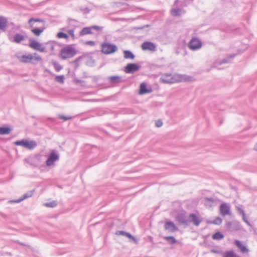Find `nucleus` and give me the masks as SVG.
<instances>
[{
  "label": "nucleus",
  "instance_id": "12",
  "mask_svg": "<svg viewBox=\"0 0 257 257\" xmlns=\"http://www.w3.org/2000/svg\"><path fill=\"white\" fill-rule=\"evenodd\" d=\"M59 159V155L57 154L55 151H53L50 154L48 158L46 161V165L50 166L53 164L54 162Z\"/></svg>",
  "mask_w": 257,
  "mask_h": 257
},
{
  "label": "nucleus",
  "instance_id": "15",
  "mask_svg": "<svg viewBox=\"0 0 257 257\" xmlns=\"http://www.w3.org/2000/svg\"><path fill=\"white\" fill-rule=\"evenodd\" d=\"M234 244L242 253H247L249 251L247 247L242 244L239 240H235L234 241Z\"/></svg>",
  "mask_w": 257,
  "mask_h": 257
},
{
  "label": "nucleus",
  "instance_id": "32",
  "mask_svg": "<svg viewBox=\"0 0 257 257\" xmlns=\"http://www.w3.org/2000/svg\"><path fill=\"white\" fill-rule=\"evenodd\" d=\"M181 10L180 9H174L171 10V15L176 17L180 15Z\"/></svg>",
  "mask_w": 257,
  "mask_h": 257
},
{
  "label": "nucleus",
  "instance_id": "5",
  "mask_svg": "<svg viewBox=\"0 0 257 257\" xmlns=\"http://www.w3.org/2000/svg\"><path fill=\"white\" fill-rule=\"evenodd\" d=\"M202 44L201 42L197 38H193L189 42L188 48L192 50L195 51L199 49Z\"/></svg>",
  "mask_w": 257,
  "mask_h": 257
},
{
  "label": "nucleus",
  "instance_id": "21",
  "mask_svg": "<svg viewBox=\"0 0 257 257\" xmlns=\"http://www.w3.org/2000/svg\"><path fill=\"white\" fill-rule=\"evenodd\" d=\"M152 91V89H147L146 84L145 83H142L140 85V92L139 93L140 94H144L146 93H148L151 92Z\"/></svg>",
  "mask_w": 257,
  "mask_h": 257
},
{
  "label": "nucleus",
  "instance_id": "1",
  "mask_svg": "<svg viewBox=\"0 0 257 257\" xmlns=\"http://www.w3.org/2000/svg\"><path fill=\"white\" fill-rule=\"evenodd\" d=\"M160 80L164 83L171 84L180 82H191L195 79L193 77L185 74H174L172 75L165 74L160 78Z\"/></svg>",
  "mask_w": 257,
  "mask_h": 257
},
{
  "label": "nucleus",
  "instance_id": "34",
  "mask_svg": "<svg viewBox=\"0 0 257 257\" xmlns=\"http://www.w3.org/2000/svg\"><path fill=\"white\" fill-rule=\"evenodd\" d=\"M57 205V202L56 201H53L50 202H47L44 204V205L47 207H56Z\"/></svg>",
  "mask_w": 257,
  "mask_h": 257
},
{
  "label": "nucleus",
  "instance_id": "3",
  "mask_svg": "<svg viewBox=\"0 0 257 257\" xmlns=\"http://www.w3.org/2000/svg\"><path fill=\"white\" fill-rule=\"evenodd\" d=\"M76 54L75 48L71 46H67L61 49V56L63 59L72 58Z\"/></svg>",
  "mask_w": 257,
  "mask_h": 257
},
{
  "label": "nucleus",
  "instance_id": "37",
  "mask_svg": "<svg viewBox=\"0 0 257 257\" xmlns=\"http://www.w3.org/2000/svg\"><path fill=\"white\" fill-rule=\"evenodd\" d=\"M125 236L127 237L128 238L132 239L135 242L137 243V242H138L137 239L134 236H133L132 234H131L130 233L126 232L125 233Z\"/></svg>",
  "mask_w": 257,
  "mask_h": 257
},
{
  "label": "nucleus",
  "instance_id": "6",
  "mask_svg": "<svg viewBox=\"0 0 257 257\" xmlns=\"http://www.w3.org/2000/svg\"><path fill=\"white\" fill-rule=\"evenodd\" d=\"M29 46L37 51H38L40 52H46V48L44 47H42V44L34 40H30V42L29 43Z\"/></svg>",
  "mask_w": 257,
  "mask_h": 257
},
{
  "label": "nucleus",
  "instance_id": "39",
  "mask_svg": "<svg viewBox=\"0 0 257 257\" xmlns=\"http://www.w3.org/2000/svg\"><path fill=\"white\" fill-rule=\"evenodd\" d=\"M222 222V219L219 217H217L213 221V223L215 224H220Z\"/></svg>",
  "mask_w": 257,
  "mask_h": 257
},
{
  "label": "nucleus",
  "instance_id": "43",
  "mask_svg": "<svg viewBox=\"0 0 257 257\" xmlns=\"http://www.w3.org/2000/svg\"><path fill=\"white\" fill-rule=\"evenodd\" d=\"M74 81L76 83L80 84L82 86L84 85L85 84L84 81L78 79H75Z\"/></svg>",
  "mask_w": 257,
  "mask_h": 257
},
{
  "label": "nucleus",
  "instance_id": "11",
  "mask_svg": "<svg viewBox=\"0 0 257 257\" xmlns=\"http://www.w3.org/2000/svg\"><path fill=\"white\" fill-rule=\"evenodd\" d=\"M142 49L143 50H150L152 52L156 51V45L151 42L146 41L144 42L141 46Z\"/></svg>",
  "mask_w": 257,
  "mask_h": 257
},
{
  "label": "nucleus",
  "instance_id": "48",
  "mask_svg": "<svg viewBox=\"0 0 257 257\" xmlns=\"http://www.w3.org/2000/svg\"><path fill=\"white\" fill-rule=\"evenodd\" d=\"M149 26L148 25H145L143 27H136V28H135L134 29H136V30H142V29H144L146 27H148Z\"/></svg>",
  "mask_w": 257,
  "mask_h": 257
},
{
  "label": "nucleus",
  "instance_id": "40",
  "mask_svg": "<svg viewBox=\"0 0 257 257\" xmlns=\"http://www.w3.org/2000/svg\"><path fill=\"white\" fill-rule=\"evenodd\" d=\"M91 30H95L96 31H101L103 29V27H100L98 26H96V25H94V26H91Z\"/></svg>",
  "mask_w": 257,
  "mask_h": 257
},
{
  "label": "nucleus",
  "instance_id": "57",
  "mask_svg": "<svg viewBox=\"0 0 257 257\" xmlns=\"http://www.w3.org/2000/svg\"><path fill=\"white\" fill-rule=\"evenodd\" d=\"M62 30L64 31L65 29L64 28H62Z\"/></svg>",
  "mask_w": 257,
  "mask_h": 257
},
{
  "label": "nucleus",
  "instance_id": "49",
  "mask_svg": "<svg viewBox=\"0 0 257 257\" xmlns=\"http://www.w3.org/2000/svg\"><path fill=\"white\" fill-rule=\"evenodd\" d=\"M86 44L89 45H91V46H93V45H94L95 43H94V41H87L86 42Z\"/></svg>",
  "mask_w": 257,
  "mask_h": 257
},
{
  "label": "nucleus",
  "instance_id": "45",
  "mask_svg": "<svg viewBox=\"0 0 257 257\" xmlns=\"http://www.w3.org/2000/svg\"><path fill=\"white\" fill-rule=\"evenodd\" d=\"M155 124L157 127H161L163 125L162 121L160 119L157 120L156 121Z\"/></svg>",
  "mask_w": 257,
  "mask_h": 257
},
{
  "label": "nucleus",
  "instance_id": "28",
  "mask_svg": "<svg viewBox=\"0 0 257 257\" xmlns=\"http://www.w3.org/2000/svg\"><path fill=\"white\" fill-rule=\"evenodd\" d=\"M223 234L220 232H216L215 233L213 234L212 236V239L215 240H220L223 238Z\"/></svg>",
  "mask_w": 257,
  "mask_h": 257
},
{
  "label": "nucleus",
  "instance_id": "50",
  "mask_svg": "<svg viewBox=\"0 0 257 257\" xmlns=\"http://www.w3.org/2000/svg\"><path fill=\"white\" fill-rule=\"evenodd\" d=\"M228 61V60L227 59H224L220 63V64L227 63Z\"/></svg>",
  "mask_w": 257,
  "mask_h": 257
},
{
  "label": "nucleus",
  "instance_id": "44",
  "mask_svg": "<svg viewBox=\"0 0 257 257\" xmlns=\"http://www.w3.org/2000/svg\"><path fill=\"white\" fill-rule=\"evenodd\" d=\"M59 117L64 121L70 119L72 118V116H65L64 115H59Z\"/></svg>",
  "mask_w": 257,
  "mask_h": 257
},
{
  "label": "nucleus",
  "instance_id": "58",
  "mask_svg": "<svg viewBox=\"0 0 257 257\" xmlns=\"http://www.w3.org/2000/svg\"><path fill=\"white\" fill-rule=\"evenodd\" d=\"M8 255H11V254L10 253Z\"/></svg>",
  "mask_w": 257,
  "mask_h": 257
},
{
  "label": "nucleus",
  "instance_id": "26",
  "mask_svg": "<svg viewBox=\"0 0 257 257\" xmlns=\"http://www.w3.org/2000/svg\"><path fill=\"white\" fill-rule=\"evenodd\" d=\"M124 58L125 59H134L135 58L134 54L129 50H124L123 51Z\"/></svg>",
  "mask_w": 257,
  "mask_h": 257
},
{
  "label": "nucleus",
  "instance_id": "36",
  "mask_svg": "<svg viewBox=\"0 0 257 257\" xmlns=\"http://www.w3.org/2000/svg\"><path fill=\"white\" fill-rule=\"evenodd\" d=\"M46 45L49 47L51 51H53L55 50L56 43L54 42H49L46 43Z\"/></svg>",
  "mask_w": 257,
  "mask_h": 257
},
{
  "label": "nucleus",
  "instance_id": "7",
  "mask_svg": "<svg viewBox=\"0 0 257 257\" xmlns=\"http://www.w3.org/2000/svg\"><path fill=\"white\" fill-rule=\"evenodd\" d=\"M176 220L180 224L188 226L189 221L187 219L185 213H178L175 217Z\"/></svg>",
  "mask_w": 257,
  "mask_h": 257
},
{
  "label": "nucleus",
  "instance_id": "33",
  "mask_svg": "<svg viewBox=\"0 0 257 257\" xmlns=\"http://www.w3.org/2000/svg\"><path fill=\"white\" fill-rule=\"evenodd\" d=\"M52 64L56 71L59 72L62 69V67L57 62L54 61Z\"/></svg>",
  "mask_w": 257,
  "mask_h": 257
},
{
  "label": "nucleus",
  "instance_id": "10",
  "mask_svg": "<svg viewBox=\"0 0 257 257\" xmlns=\"http://www.w3.org/2000/svg\"><path fill=\"white\" fill-rule=\"evenodd\" d=\"M220 212L221 215L224 216L226 215H231L230 207L229 205L223 203L220 204L219 207Z\"/></svg>",
  "mask_w": 257,
  "mask_h": 257
},
{
  "label": "nucleus",
  "instance_id": "9",
  "mask_svg": "<svg viewBox=\"0 0 257 257\" xmlns=\"http://www.w3.org/2000/svg\"><path fill=\"white\" fill-rule=\"evenodd\" d=\"M226 226L230 231H236L241 229L240 223L237 221L227 222Z\"/></svg>",
  "mask_w": 257,
  "mask_h": 257
},
{
  "label": "nucleus",
  "instance_id": "25",
  "mask_svg": "<svg viewBox=\"0 0 257 257\" xmlns=\"http://www.w3.org/2000/svg\"><path fill=\"white\" fill-rule=\"evenodd\" d=\"M34 191V190H32V191H30L29 192H27L26 193L24 194L23 195L22 198L19 199L15 201V202L19 203V202H20L21 201H23V200H24L25 199H27L28 198H29V197H31L33 195V194Z\"/></svg>",
  "mask_w": 257,
  "mask_h": 257
},
{
  "label": "nucleus",
  "instance_id": "8",
  "mask_svg": "<svg viewBox=\"0 0 257 257\" xmlns=\"http://www.w3.org/2000/svg\"><path fill=\"white\" fill-rule=\"evenodd\" d=\"M141 66L136 63H129L124 68V72L126 73H134L138 71Z\"/></svg>",
  "mask_w": 257,
  "mask_h": 257
},
{
  "label": "nucleus",
  "instance_id": "14",
  "mask_svg": "<svg viewBox=\"0 0 257 257\" xmlns=\"http://www.w3.org/2000/svg\"><path fill=\"white\" fill-rule=\"evenodd\" d=\"M164 227L165 230H169L172 232L178 230V227L171 221H166L165 223Z\"/></svg>",
  "mask_w": 257,
  "mask_h": 257
},
{
  "label": "nucleus",
  "instance_id": "4",
  "mask_svg": "<svg viewBox=\"0 0 257 257\" xmlns=\"http://www.w3.org/2000/svg\"><path fill=\"white\" fill-rule=\"evenodd\" d=\"M117 49L116 46L114 44L105 43L101 45V52L105 54L113 53Z\"/></svg>",
  "mask_w": 257,
  "mask_h": 257
},
{
  "label": "nucleus",
  "instance_id": "22",
  "mask_svg": "<svg viewBox=\"0 0 257 257\" xmlns=\"http://www.w3.org/2000/svg\"><path fill=\"white\" fill-rule=\"evenodd\" d=\"M110 82L112 84H116L123 81L121 77L118 76H112L109 77Z\"/></svg>",
  "mask_w": 257,
  "mask_h": 257
},
{
  "label": "nucleus",
  "instance_id": "20",
  "mask_svg": "<svg viewBox=\"0 0 257 257\" xmlns=\"http://www.w3.org/2000/svg\"><path fill=\"white\" fill-rule=\"evenodd\" d=\"M37 146V143L34 141H28L25 140V148L29 150H32Z\"/></svg>",
  "mask_w": 257,
  "mask_h": 257
},
{
  "label": "nucleus",
  "instance_id": "31",
  "mask_svg": "<svg viewBox=\"0 0 257 257\" xmlns=\"http://www.w3.org/2000/svg\"><path fill=\"white\" fill-rule=\"evenodd\" d=\"M57 37L59 39H68L69 38L68 36L62 32L58 33L57 34Z\"/></svg>",
  "mask_w": 257,
  "mask_h": 257
},
{
  "label": "nucleus",
  "instance_id": "13",
  "mask_svg": "<svg viewBox=\"0 0 257 257\" xmlns=\"http://www.w3.org/2000/svg\"><path fill=\"white\" fill-rule=\"evenodd\" d=\"M190 222H192L194 225L198 226L201 222V219L194 213H191L189 215L188 219Z\"/></svg>",
  "mask_w": 257,
  "mask_h": 257
},
{
  "label": "nucleus",
  "instance_id": "38",
  "mask_svg": "<svg viewBox=\"0 0 257 257\" xmlns=\"http://www.w3.org/2000/svg\"><path fill=\"white\" fill-rule=\"evenodd\" d=\"M25 140H22L21 141H18L15 142V144L17 146H21L25 147Z\"/></svg>",
  "mask_w": 257,
  "mask_h": 257
},
{
  "label": "nucleus",
  "instance_id": "18",
  "mask_svg": "<svg viewBox=\"0 0 257 257\" xmlns=\"http://www.w3.org/2000/svg\"><path fill=\"white\" fill-rule=\"evenodd\" d=\"M7 26V19L5 17L0 16V30L3 32L6 31Z\"/></svg>",
  "mask_w": 257,
  "mask_h": 257
},
{
  "label": "nucleus",
  "instance_id": "56",
  "mask_svg": "<svg viewBox=\"0 0 257 257\" xmlns=\"http://www.w3.org/2000/svg\"><path fill=\"white\" fill-rule=\"evenodd\" d=\"M69 21H74V20L69 19Z\"/></svg>",
  "mask_w": 257,
  "mask_h": 257
},
{
  "label": "nucleus",
  "instance_id": "23",
  "mask_svg": "<svg viewBox=\"0 0 257 257\" xmlns=\"http://www.w3.org/2000/svg\"><path fill=\"white\" fill-rule=\"evenodd\" d=\"M45 27L42 26L39 28H34L31 30V32L36 36H39L45 30Z\"/></svg>",
  "mask_w": 257,
  "mask_h": 257
},
{
  "label": "nucleus",
  "instance_id": "16",
  "mask_svg": "<svg viewBox=\"0 0 257 257\" xmlns=\"http://www.w3.org/2000/svg\"><path fill=\"white\" fill-rule=\"evenodd\" d=\"M204 205L207 207H211L216 204L215 200L212 197H206L204 200Z\"/></svg>",
  "mask_w": 257,
  "mask_h": 257
},
{
  "label": "nucleus",
  "instance_id": "29",
  "mask_svg": "<svg viewBox=\"0 0 257 257\" xmlns=\"http://www.w3.org/2000/svg\"><path fill=\"white\" fill-rule=\"evenodd\" d=\"M164 239L171 244H173L177 242V240L173 236H165Z\"/></svg>",
  "mask_w": 257,
  "mask_h": 257
},
{
  "label": "nucleus",
  "instance_id": "24",
  "mask_svg": "<svg viewBox=\"0 0 257 257\" xmlns=\"http://www.w3.org/2000/svg\"><path fill=\"white\" fill-rule=\"evenodd\" d=\"M92 32L91 27H87L83 28L80 32V36H84L87 34H92Z\"/></svg>",
  "mask_w": 257,
  "mask_h": 257
},
{
  "label": "nucleus",
  "instance_id": "51",
  "mask_svg": "<svg viewBox=\"0 0 257 257\" xmlns=\"http://www.w3.org/2000/svg\"><path fill=\"white\" fill-rule=\"evenodd\" d=\"M80 59H81V57H79V58H77V59H76L74 61V63H78V62H79L80 61Z\"/></svg>",
  "mask_w": 257,
  "mask_h": 257
},
{
  "label": "nucleus",
  "instance_id": "47",
  "mask_svg": "<svg viewBox=\"0 0 257 257\" xmlns=\"http://www.w3.org/2000/svg\"><path fill=\"white\" fill-rule=\"evenodd\" d=\"M126 233V232H125L124 231H117L116 232L115 234L118 235H121L125 236Z\"/></svg>",
  "mask_w": 257,
  "mask_h": 257
},
{
  "label": "nucleus",
  "instance_id": "19",
  "mask_svg": "<svg viewBox=\"0 0 257 257\" xmlns=\"http://www.w3.org/2000/svg\"><path fill=\"white\" fill-rule=\"evenodd\" d=\"M35 22H39V23H42L43 24H45V20L39 19V18H30L28 21V24L30 27L33 28L34 26V23Z\"/></svg>",
  "mask_w": 257,
  "mask_h": 257
},
{
  "label": "nucleus",
  "instance_id": "30",
  "mask_svg": "<svg viewBox=\"0 0 257 257\" xmlns=\"http://www.w3.org/2000/svg\"><path fill=\"white\" fill-rule=\"evenodd\" d=\"M223 257H237L235 253L233 250H230L225 252Z\"/></svg>",
  "mask_w": 257,
  "mask_h": 257
},
{
  "label": "nucleus",
  "instance_id": "52",
  "mask_svg": "<svg viewBox=\"0 0 257 257\" xmlns=\"http://www.w3.org/2000/svg\"><path fill=\"white\" fill-rule=\"evenodd\" d=\"M17 242H18L19 244H20V245H23V246H27L25 243H23V242H21L18 241H17Z\"/></svg>",
  "mask_w": 257,
  "mask_h": 257
},
{
  "label": "nucleus",
  "instance_id": "2",
  "mask_svg": "<svg viewBox=\"0 0 257 257\" xmlns=\"http://www.w3.org/2000/svg\"><path fill=\"white\" fill-rule=\"evenodd\" d=\"M34 56H33L32 54H30L27 55H22L19 57V60L23 63L35 64L42 60L41 56H39L37 53H34Z\"/></svg>",
  "mask_w": 257,
  "mask_h": 257
},
{
  "label": "nucleus",
  "instance_id": "54",
  "mask_svg": "<svg viewBox=\"0 0 257 257\" xmlns=\"http://www.w3.org/2000/svg\"><path fill=\"white\" fill-rule=\"evenodd\" d=\"M211 251H212V252H215V253H218V252H219V251L215 250H211Z\"/></svg>",
  "mask_w": 257,
  "mask_h": 257
},
{
  "label": "nucleus",
  "instance_id": "53",
  "mask_svg": "<svg viewBox=\"0 0 257 257\" xmlns=\"http://www.w3.org/2000/svg\"><path fill=\"white\" fill-rule=\"evenodd\" d=\"M253 149L254 150L257 151V143L255 144Z\"/></svg>",
  "mask_w": 257,
  "mask_h": 257
},
{
  "label": "nucleus",
  "instance_id": "42",
  "mask_svg": "<svg viewBox=\"0 0 257 257\" xmlns=\"http://www.w3.org/2000/svg\"><path fill=\"white\" fill-rule=\"evenodd\" d=\"M241 207V205H240V206H236V209L239 213L242 215V216H244V214H245V213Z\"/></svg>",
  "mask_w": 257,
  "mask_h": 257
},
{
  "label": "nucleus",
  "instance_id": "55",
  "mask_svg": "<svg viewBox=\"0 0 257 257\" xmlns=\"http://www.w3.org/2000/svg\"><path fill=\"white\" fill-rule=\"evenodd\" d=\"M234 57V55H230V57L231 58H233Z\"/></svg>",
  "mask_w": 257,
  "mask_h": 257
},
{
  "label": "nucleus",
  "instance_id": "35",
  "mask_svg": "<svg viewBox=\"0 0 257 257\" xmlns=\"http://www.w3.org/2000/svg\"><path fill=\"white\" fill-rule=\"evenodd\" d=\"M65 77L63 75L56 76L55 77V81L61 84L64 83Z\"/></svg>",
  "mask_w": 257,
  "mask_h": 257
},
{
  "label": "nucleus",
  "instance_id": "41",
  "mask_svg": "<svg viewBox=\"0 0 257 257\" xmlns=\"http://www.w3.org/2000/svg\"><path fill=\"white\" fill-rule=\"evenodd\" d=\"M67 32L70 35L73 40H74L75 39L74 29L69 30Z\"/></svg>",
  "mask_w": 257,
  "mask_h": 257
},
{
  "label": "nucleus",
  "instance_id": "27",
  "mask_svg": "<svg viewBox=\"0 0 257 257\" xmlns=\"http://www.w3.org/2000/svg\"><path fill=\"white\" fill-rule=\"evenodd\" d=\"M11 132V129L9 127H0V135H8Z\"/></svg>",
  "mask_w": 257,
  "mask_h": 257
},
{
  "label": "nucleus",
  "instance_id": "17",
  "mask_svg": "<svg viewBox=\"0 0 257 257\" xmlns=\"http://www.w3.org/2000/svg\"><path fill=\"white\" fill-rule=\"evenodd\" d=\"M25 40L26 37L24 36L21 34L17 33L13 37L12 41L16 43H20L21 42L25 41Z\"/></svg>",
  "mask_w": 257,
  "mask_h": 257
},
{
  "label": "nucleus",
  "instance_id": "46",
  "mask_svg": "<svg viewBox=\"0 0 257 257\" xmlns=\"http://www.w3.org/2000/svg\"><path fill=\"white\" fill-rule=\"evenodd\" d=\"M242 216V219L243 220V221L248 225V226H250V223H249V222L248 221V220L247 219L246 216H245V214H244V216Z\"/></svg>",
  "mask_w": 257,
  "mask_h": 257
}]
</instances>
